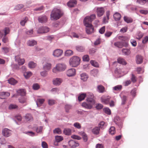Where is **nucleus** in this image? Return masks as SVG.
Masks as SVG:
<instances>
[{"label":"nucleus","instance_id":"1","mask_svg":"<svg viewBox=\"0 0 148 148\" xmlns=\"http://www.w3.org/2000/svg\"><path fill=\"white\" fill-rule=\"evenodd\" d=\"M96 18V15L92 14L86 16L84 19V23L86 27V32L88 34H90L94 32V28L91 22Z\"/></svg>","mask_w":148,"mask_h":148},{"label":"nucleus","instance_id":"2","mask_svg":"<svg viewBox=\"0 0 148 148\" xmlns=\"http://www.w3.org/2000/svg\"><path fill=\"white\" fill-rule=\"evenodd\" d=\"M61 10L56 8H54L51 12L50 18L51 20H56L59 19L62 16Z\"/></svg>","mask_w":148,"mask_h":148},{"label":"nucleus","instance_id":"3","mask_svg":"<svg viewBox=\"0 0 148 148\" xmlns=\"http://www.w3.org/2000/svg\"><path fill=\"white\" fill-rule=\"evenodd\" d=\"M80 59L78 56H74L71 58L69 60L70 65L73 67H76L80 63Z\"/></svg>","mask_w":148,"mask_h":148},{"label":"nucleus","instance_id":"4","mask_svg":"<svg viewBox=\"0 0 148 148\" xmlns=\"http://www.w3.org/2000/svg\"><path fill=\"white\" fill-rule=\"evenodd\" d=\"M66 68V66L63 63L57 64L56 66L52 70L53 72L55 73L58 72L62 71H64Z\"/></svg>","mask_w":148,"mask_h":148},{"label":"nucleus","instance_id":"5","mask_svg":"<svg viewBox=\"0 0 148 148\" xmlns=\"http://www.w3.org/2000/svg\"><path fill=\"white\" fill-rule=\"evenodd\" d=\"M49 28L47 27L41 26L38 29L37 32L38 34H43L47 33L49 31Z\"/></svg>","mask_w":148,"mask_h":148},{"label":"nucleus","instance_id":"6","mask_svg":"<svg viewBox=\"0 0 148 148\" xmlns=\"http://www.w3.org/2000/svg\"><path fill=\"white\" fill-rule=\"evenodd\" d=\"M68 144L72 148H75L79 145L77 141L72 140L69 141Z\"/></svg>","mask_w":148,"mask_h":148},{"label":"nucleus","instance_id":"7","mask_svg":"<svg viewBox=\"0 0 148 148\" xmlns=\"http://www.w3.org/2000/svg\"><path fill=\"white\" fill-rule=\"evenodd\" d=\"M47 17L45 15H42L38 17V20L39 23H44L47 21Z\"/></svg>","mask_w":148,"mask_h":148},{"label":"nucleus","instance_id":"8","mask_svg":"<svg viewBox=\"0 0 148 148\" xmlns=\"http://www.w3.org/2000/svg\"><path fill=\"white\" fill-rule=\"evenodd\" d=\"M75 70L74 68L69 69L66 72L67 75L69 77L74 76L75 75Z\"/></svg>","mask_w":148,"mask_h":148},{"label":"nucleus","instance_id":"9","mask_svg":"<svg viewBox=\"0 0 148 148\" xmlns=\"http://www.w3.org/2000/svg\"><path fill=\"white\" fill-rule=\"evenodd\" d=\"M96 12L98 17L102 16L105 12L104 10L103 7H97L96 8Z\"/></svg>","mask_w":148,"mask_h":148},{"label":"nucleus","instance_id":"10","mask_svg":"<svg viewBox=\"0 0 148 148\" xmlns=\"http://www.w3.org/2000/svg\"><path fill=\"white\" fill-rule=\"evenodd\" d=\"M2 133L4 136L7 137L11 135L12 131L7 128H5L3 130Z\"/></svg>","mask_w":148,"mask_h":148},{"label":"nucleus","instance_id":"11","mask_svg":"<svg viewBox=\"0 0 148 148\" xmlns=\"http://www.w3.org/2000/svg\"><path fill=\"white\" fill-rule=\"evenodd\" d=\"M62 53V50L60 49H57L53 51V55L54 56L58 57L60 56Z\"/></svg>","mask_w":148,"mask_h":148},{"label":"nucleus","instance_id":"12","mask_svg":"<svg viewBox=\"0 0 148 148\" xmlns=\"http://www.w3.org/2000/svg\"><path fill=\"white\" fill-rule=\"evenodd\" d=\"M110 97L109 96L107 97H102L101 99V102L106 104H109L110 102Z\"/></svg>","mask_w":148,"mask_h":148},{"label":"nucleus","instance_id":"13","mask_svg":"<svg viewBox=\"0 0 148 148\" xmlns=\"http://www.w3.org/2000/svg\"><path fill=\"white\" fill-rule=\"evenodd\" d=\"M15 60L18 62V64L20 65H22L25 62V60L24 59H21L19 56H17L15 57Z\"/></svg>","mask_w":148,"mask_h":148},{"label":"nucleus","instance_id":"14","mask_svg":"<svg viewBox=\"0 0 148 148\" xmlns=\"http://www.w3.org/2000/svg\"><path fill=\"white\" fill-rule=\"evenodd\" d=\"M62 81V79L61 78H57L53 79V82L54 85L59 86L61 84Z\"/></svg>","mask_w":148,"mask_h":148},{"label":"nucleus","instance_id":"15","mask_svg":"<svg viewBox=\"0 0 148 148\" xmlns=\"http://www.w3.org/2000/svg\"><path fill=\"white\" fill-rule=\"evenodd\" d=\"M10 94L8 92H0V98L5 99L9 97Z\"/></svg>","mask_w":148,"mask_h":148},{"label":"nucleus","instance_id":"16","mask_svg":"<svg viewBox=\"0 0 148 148\" xmlns=\"http://www.w3.org/2000/svg\"><path fill=\"white\" fill-rule=\"evenodd\" d=\"M56 142L54 143V144L56 145H58V143L60 142L63 140V136H56L55 137Z\"/></svg>","mask_w":148,"mask_h":148},{"label":"nucleus","instance_id":"17","mask_svg":"<svg viewBox=\"0 0 148 148\" xmlns=\"http://www.w3.org/2000/svg\"><path fill=\"white\" fill-rule=\"evenodd\" d=\"M43 63V69L49 71L51 69V63H46L45 64L44 63Z\"/></svg>","mask_w":148,"mask_h":148},{"label":"nucleus","instance_id":"18","mask_svg":"<svg viewBox=\"0 0 148 148\" xmlns=\"http://www.w3.org/2000/svg\"><path fill=\"white\" fill-rule=\"evenodd\" d=\"M82 105L83 107L88 109H91L93 106L92 105L88 102H83L82 103Z\"/></svg>","mask_w":148,"mask_h":148},{"label":"nucleus","instance_id":"19","mask_svg":"<svg viewBox=\"0 0 148 148\" xmlns=\"http://www.w3.org/2000/svg\"><path fill=\"white\" fill-rule=\"evenodd\" d=\"M76 0H70L67 3L68 6L70 8L73 7L76 5Z\"/></svg>","mask_w":148,"mask_h":148},{"label":"nucleus","instance_id":"20","mask_svg":"<svg viewBox=\"0 0 148 148\" xmlns=\"http://www.w3.org/2000/svg\"><path fill=\"white\" fill-rule=\"evenodd\" d=\"M143 58L140 55L136 56V61L137 64H139L141 63L143 61Z\"/></svg>","mask_w":148,"mask_h":148},{"label":"nucleus","instance_id":"21","mask_svg":"<svg viewBox=\"0 0 148 148\" xmlns=\"http://www.w3.org/2000/svg\"><path fill=\"white\" fill-rule=\"evenodd\" d=\"M114 121L115 123L119 126V127L121 126V121L118 116H116L114 119Z\"/></svg>","mask_w":148,"mask_h":148},{"label":"nucleus","instance_id":"22","mask_svg":"<svg viewBox=\"0 0 148 148\" xmlns=\"http://www.w3.org/2000/svg\"><path fill=\"white\" fill-rule=\"evenodd\" d=\"M37 42L33 40H29L27 41V45L29 46H33L34 45H36Z\"/></svg>","mask_w":148,"mask_h":148},{"label":"nucleus","instance_id":"23","mask_svg":"<svg viewBox=\"0 0 148 148\" xmlns=\"http://www.w3.org/2000/svg\"><path fill=\"white\" fill-rule=\"evenodd\" d=\"M97 90L100 93H103L105 91V88L101 85H99L97 87Z\"/></svg>","mask_w":148,"mask_h":148},{"label":"nucleus","instance_id":"24","mask_svg":"<svg viewBox=\"0 0 148 148\" xmlns=\"http://www.w3.org/2000/svg\"><path fill=\"white\" fill-rule=\"evenodd\" d=\"M86 101L90 103L93 106L95 103V101L93 97H88L86 99Z\"/></svg>","mask_w":148,"mask_h":148},{"label":"nucleus","instance_id":"25","mask_svg":"<svg viewBox=\"0 0 148 148\" xmlns=\"http://www.w3.org/2000/svg\"><path fill=\"white\" fill-rule=\"evenodd\" d=\"M100 130V127H97L92 129V132L94 134L97 135L99 134Z\"/></svg>","mask_w":148,"mask_h":148},{"label":"nucleus","instance_id":"26","mask_svg":"<svg viewBox=\"0 0 148 148\" xmlns=\"http://www.w3.org/2000/svg\"><path fill=\"white\" fill-rule=\"evenodd\" d=\"M113 17L115 21H119L121 18V15L118 12H116L114 14Z\"/></svg>","mask_w":148,"mask_h":148},{"label":"nucleus","instance_id":"27","mask_svg":"<svg viewBox=\"0 0 148 148\" xmlns=\"http://www.w3.org/2000/svg\"><path fill=\"white\" fill-rule=\"evenodd\" d=\"M45 99H38L36 101V103L38 106H40L44 101Z\"/></svg>","mask_w":148,"mask_h":148},{"label":"nucleus","instance_id":"28","mask_svg":"<svg viewBox=\"0 0 148 148\" xmlns=\"http://www.w3.org/2000/svg\"><path fill=\"white\" fill-rule=\"evenodd\" d=\"M117 62L118 63L123 65H125L127 64L125 60L121 58H118L117 59Z\"/></svg>","mask_w":148,"mask_h":148},{"label":"nucleus","instance_id":"29","mask_svg":"<svg viewBox=\"0 0 148 148\" xmlns=\"http://www.w3.org/2000/svg\"><path fill=\"white\" fill-rule=\"evenodd\" d=\"M81 79L83 81H86L87 78L88 77V76L87 75L86 73H83L81 74Z\"/></svg>","mask_w":148,"mask_h":148},{"label":"nucleus","instance_id":"30","mask_svg":"<svg viewBox=\"0 0 148 148\" xmlns=\"http://www.w3.org/2000/svg\"><path fill=\"white\" fill-rule=\"evenodd\" d=\"M109 132L112 135H114L116 132L115 127L114 126L111 127L109 129Z\"/></svg>","mask_w":148,"mask_h":148},{"label":"nucleus","instance_id":"31","mask_svg":"<svg viewBox=\"0 0 148 148\" xmlns=\"http://www.w3.org/2000/svg\"><path fill=\"white\" fill-rule=\"evenodd\" d=\"M25 120L27 121H29L33 120L32 115L30 114H27L25 116Z\"/></svg>","mask_w":148,"mask_h":148},{"label":"nucleus","instance_id":"32","mask_svg":"<svg viewBox=\"0 0 148 148\" xmlns=\"http://www.w3.org/2000/svg\"><path fill=\"white\" fill-rule=\"evenodd\" d=\"M63 132L66 135H69L71 133V130L69 128H65L63 131Z\"/></svg>","mask_w":148,"mask_h":148},{"label":"nucleus","instance_id":"33","mask_svg":"<svg viewBox=\"0 0 148 148\" xmlns=\"http://www.w3.org/2000/svg\"><path fill=\"white\" fill-rule=\"evenodd\" d=\"M122 88V85H117L113 87V90L116 91H120L121 90Z\"/></svg>","mask_w":148,"mask_h":148},{"label":"nucleus","instance_id":"34","mask_svg":"<svg viewBox=\"0 0 148 148\" xmlns=\"http://www.w3.org/2000/svg\"><path fill=\"white\" fill-rule=\"evenodd\" d=\"M8 83L13 85H15L17 82V81L12 78L9 79L8 80Z\"/></svg>","mask_w":148,"mask_h":148},{"label":"nucleus","instance_id":"35","mask_svg":"<svg viewBox=\"0 0 148 148\" xmlns=\"http://www.w3.org/2000/svg\"><path fill=\"white\" fill-rule=\"evenodd\" d=\"M124 21L127 23H130L132 22L133 20L130 17L125 16L124 17Z\"/></svg>","mask_w":148,"mask_h":148},{"label":"nucleus","instance_id":"36","mask_svg":"<svg viewBox=\"0 0 148 148\" xmlns=\"http://www.w3.org/2000/svg\"><path fill=\"white\" fill-rule=\"evenodd\" d=\"M75 48L76 50L79 52H83L85 50L84 47L80 46H76Z\"/></svg>","mask_w":148,"mask_h":148},{"label":"nucleus","instance_id":"37","mask_svg":"<svg viewBox=\"0 0 148 148\" xmlns=\"http://www.w3.org/2000/svg\"><path fill=\"white\" fill-rule=\"evenodd\" d=\"M17 93L21 96L25 95V91L24 89H20L17 91Z\"/></svg>","mask_w":148,"mask_h":148},{"label":"nucleus","instance_id":"38","mask_svg":"<svg viewBox=\"0 0 148 148\" xmlns=\"http://www.w3.org/2000/svg\"><path fill=\"white\" fill-rule=\"evenodd\" d=\"M72 107L70 105L66 104L64 107L65 111L67 113L69 112V110L72 108Z\"/></svg>","mask_w":148,"mask_h":148},{"label":"nucleus","instance_id":"39","mask_svg":"<svg viewBox=\"0 0 148 148\" xmlns=\"http://www.w3.org/2000/svg\"><path fill=\"white\" fill-rule=\"evenodd\" d=\"M53 133L54 134H60L62 133V131L60 128L58 127L53 130Z\"/></svg>","mask_w":148,"mask_h":148},{"label":"nucleus","instance_id":"40","mask_svg":"<svg viewBox=\"0 0 148 148\" xmlns=\"http://www.w3.org/2000/svg\"><path fill=\"white\" fill-rule=\"evenodd\" d=\"M122 52L125 55H129L130 53V50L128 49H123Z\"/></svg>","mask_w":148,"mask_h":148},{"label":"nucleus","instance_id":"41","mask_svg":"<svg viewBox=\"0 0 148 148\" xmlns=\"http://www.w3.org/2000/svg\"><path fill=\"white\" fill-rule=\"evenodd\" d=\"M32 75V73L31 72L27 71L24 73V75L26 79L29 78Z\"/></svg>","mask_w":148,"mask_h":148},{"label":"nucleus","instance_id":"42","mask_svg":"<svg viewBox=\"0 0 148 148\" xmlns=\"http://www.w3.org/2000/svg\"><path fill=\"white\" fill-rule=\"evenodd\" d=\"M98 73V71L97 69H95L92 70L90 71V73L92 75L95 77L96 76Z\"/></svg>","mask_w":148,"mask_h":148},{"label":"nucleus","instance_id":"43","mask_svg":"<svg viewBox=\"0 0 148 148\" xmlns=\"http://www.w3.org/2000/svg\"><path fill=\"white\" fill-rule=\"evenodd\" d=\"M86 97V94L85 93L81 94L78 97V100L79 101H81L84 100Z\"/></svg>","mask_w":148,"mask_h":148},{"label":"nucleus","instance_id":"44","mask_svg":"<svg viewBox=\"0 0 148 148\" xmlns=\"http://www.w3.org/2000/svg\"><path fill=\"white\" fill-rule=\"evenodd\" d=\"M115 46L119 48H122L123 47V43L122 42H117L114 43Z\"/></svg>","mask_w":148,"mask_h":148},{"label":"nucleus","instance_id":"45","mask_svg":"<svg viewBox=\"0 0 148 148\" xmlns=\"http://www.w3.org/2000/svg\"><path fill=\"white\" fill-rule=\"evenodd\" d=\"M28 20V18L26 17L24 19L21 21L20 24L22 26H23L25 25V24L27 22Z\"/></svg>","mask_w":148,"mask_h":148},{"label":"nucleus","instance_id":"46","mask_svg":"<svg viewBox=\"0 0 148 148\" xmlns=\"http://www.w3.org/2000/svg\"><path fill=\"white\" fill-rule=\"evenodd\" d=\"M90 62L91 65L94 67H99V64L98 63L94 60H91L90 61Z\"/></svg>","mask_w":148,"mask_h":148},{"label":"nucleus","instance_id":"47","mask_svg":"<svg viewBox=\"0 0 148 148\" xmlns=\"http://www.w3.org/2000/svg\"><path fill=\"white\" fill-rule=\"evenodd\" d=\"M73 54V51L71 50H67L65 52V55L66 56H70Z\"/></svg>","mask_w":148,"mask_h":148},{"label":"nucleus","instance_id":"48","mask_svg":"<svg viewBox=\"0 0 148 148\" xmlns=\"http://www.w3.org/2000/svg\"><path fill=\"white\" fill-rule=\"evenodd\" d=\"M127 100V97L125 95L123 96V97L121 98L122 102L121 104L122 105H124L125 104Z\"/></svg>","mask_w":148,"mask_h":148},{"label":"nucleus","instance_id":"49","mask_svg":"<svg viewBox=\"0 0 148 148\" xmlns=\"http://www.w3.org/2000/svg\"><path fill=\"white\" fill-rule=\"evenodd\" d=\"M3 33H4V35L6 36L10 32V29L8 27H5L4 29L2 30Z\"/></svg>","mask_w":148,"mask_h":148},{"label":"nucleus","instance_id":"50","mask_svg":"<svg viewBox=\"0 0 148 148\" xmlns=\"http://www.w3.org/2000/svg\"><path fill=\"white\" fill-rule=\"evenodd\" d=\"M83 60L84 61L88 62L90 60L89 57L87 55H85L82 57Z\"/></svg>","mask_w":148,"mask_h":148},{"label":"nucleus","instance_id":"51","mask_svg":"<svg viewBox=\"0 0 148 148\" xmlns=\"http://www.w3.org/2000/svg\"><path fill=\"white\" fill-rule=\"evenodd\" d=\"M104 112L106 114L110 115L111 113L110 110L108 108H105L103 109Z\"/></svg>","mask_w":148,"mask_h":148},{"label":"nucleus","instance_id":"52","mask_svg":"<svg viewBox=\"0 0 148 148\" xmlns=\"http://www.w3.org/2000/svg\"><path fill=\"white\" fill-rule=\"evenodd\" d=\"M131 81L133 83H135L137 81V78L133 74H132V77L131 78Z\"/></svg>","mask_w":148,"mask_h":148},{"label":"nucleus","instance_id":"53","mask_svg":"<svg viewBox=\"0 0 148 148\" xmlns=\"http://www.w3.org/2000/svg\"><path fill=\"white\" fill-rule=\"evenodd\" d=\"M36 66V64L33 62H30L28 64V66L30 68H34Z\"/></svg>","mask_w":148,"mask_h":148},{"label":"nucleus","instance_id":"54","mask_svg":"<svg viewBox=\"0 0 148 148\" xmlns=\"http://www.w3.org/2000/svg\"><path fill=\"white\" fill-rule=\"evenodd\" d=\"M47 71L45 70L42 72L40 73L41 75L43 77H45L47 75Z\"/></svg>","mask_w":148,"mask_h":148},{"label":"nucleus","instance_id":"55","mask_svg":"<svg viewBox=\"0 0 148 148\" xmlns=\"http://www.w3.org/2000/svg\"><path fill=\"white\" fill-rule=\"evenodd\" d=\"M40 88V86L38 84L36 83L33 84V88L34 90H38Z\"/></svg>","mask_w":148,"mask_h":148},{"label":"nucleus","instance_id":"56","mask_svg":"<svg viewBox=\"0 0 148 148\" xmlns=\"http://www.w3.org/2000/svg\"><path fill=\"white\" fill-rule=\"evenodd\" d=\"M23 7L24 5L22 4H18L15 6L14 9L17 10H19Z\"/></svg>","mask_w":148,"mask_h":148},{"label":"nucleus","instance_id":"57","mask_svg":"<svg viewBox=\"0 0 148 148\" xmlns=\"http://www.w3.org/2000/svg\"><path fill=\"white\" fill-rule=\"evenodd\" d=\"M73 126L75 127L78 129H80L81 128V125L78 122H76L74 123Z\"/></svg>","mask_w":148,"mask_h":148},{"label":"nucleus","instance_id":"58","mask_svg":"<svg viewBox=\"0 0 148 148\" xmlns=\"http://www.w3.org/2000/svg\"><path fill=\"white\" fill-rule=\"evenodd\" d=\"M19 101L20 103H23L26 102V99L25 98L22 97L19 98Z\"/></svg>","mask_w":148,"mask_h":148},{"label":"nucleus","instance_id":"59","mask_svg":"<svg viewBox=\"0 0 148 148\" xmlns=\"http://www.w3.org/2000/svg\"><path fill=\"white\" fill-rule=\"evenodd\" d=\"M130 42L133 46L136 47V46L137 43L135 40L131 39L130 40Z\"/></svg>","mask_w":148,"mask_h":148},{"label":"nucleus","instance_id":"60","mask_svg":"<svg viewBox=\"0 0 148 148\" xmlns=\"http://www.w3.org/2000/svg\"><path fill=\"white\" fill-rule=\"evenodd\" d=\"M71 137L73 139L78 140H80L81 139V137L79 136L75 135H72L71 136Z\"/></svg>","mask_w":148,"mask_h":148},{"label":"nucleus","instance_id":"61","mask_svg":"<svg viewBox=\"0 0 148 148\" xmlns=\"http://www.w3.org/2000/svg\"><path fill=\"white\" fill-rule=\"evenodd\" d=\"M26 33L27 34L29 35V37L32 36V35L33 33V30L32 29L26 31Z\"/></svg>","mask_w":148,"mask_h":148},{"label":"nucleus","instance_id":"62","mask_svg":"<svg viewBox=\"0 0 148 148\" xmlns=\"http://www.w3.org/2000/svg\"><path fill=\"white\" fill-rule=\"evenodd\" d=\"M44 9V6H41L38 8H37L34 9V10L36 11H40L43 10Z\"/></svg>","mask_w":148,"mask_h":148},{"label":"nucleus","instance_id":"63","mask_svg":"<svg viewBox=\"0 0 148 148\" xmlns=\"http://www.w3.org/2000/svg\"><path fill=\"white\" fill-rule=\"evenodd\" d=\"M17 106L16 105L14 104H11L9 107V109H12L16 108H17Z\"/></svg>","mask_w":148,"mask_h":148},{"label":"nucleus","instance_id":"64","mask_svg":"<svg viewBox=\"0 0 148 148\" xmlns=\"http://www.w3.org/2000/svg\"><path fill=\"white\" fill-rule=\"evenodd\" d=\"M105 30V26H103L99 30V32L101 34H103L104 33Z\"/></svg>","mask_w":148,"mask_h":148}]
</instances>
